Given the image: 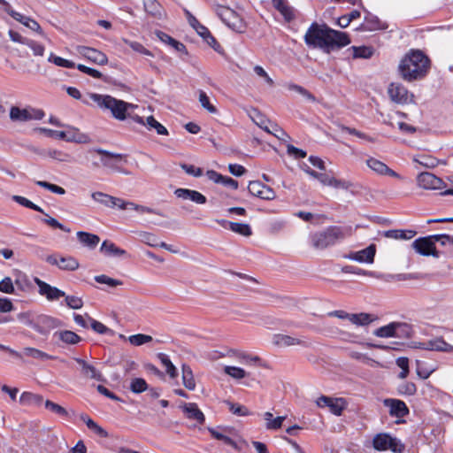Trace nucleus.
<instances>
[{
	"mask_svg": "<svg viewBox=\"0 0 453 453\" xmlns=\"http://www.w3.org/2000/svg\"><path fill=\"white\" fill-rule=\"evenodd\" d=\"M91 197L94 201L107 206V207H117V203H119V197L112 196L111 195L96 191L91 194Z\"/></svg>",
	"mask_w": 453,
	"mask_h": 453,
	"instance_id": "28",
	"label": "nucleus"
},
{
	"mask_svg": "<svg viewBox=\"0 0 453 453\" xmlns=\"http://www.w3.org/2000/svg\"><path fill=\"white\" fill-rule=\"evenodd\" d=\"M372 446L378 451L391 450L394 453H402L404 445L395 437L387 433L377 434L372 439Z\"/></svg>",
	"mask_w": 453,
	"mask_h": 453,
	"instance_id": "5",
	"label": "nucleus"
},
{
	"mask_svg": "<svg viewBox=\"0 0 453 453\" xmlns=\"http://www.w3.org/2000/svg\"><path fill=\"white\" fill-rule=\"evenodd\" d=\"M34 281L38 287L39 295L44 296L49 302L58 301L65 296V293L63 290L48 284L37 277L34 279Z\"/></svg>",
	"mask_w": 453,
	"mask_h": 453,
	"instance_id": "9",
	"label": "nucleus"
},
{
	"mask_svg": "<svg viewBox=\"0 0 453 453\" xmlns=\"http://www.w3.org/2000/svg\"><path fill=\"white\" fill-rule=\"evenodd\" d=\"M182 382L184 387L188 390L196 388V381L191 368L187 365H182Z\"/></svg>",
	"mask_w": 453,
	"mask_h": 453,
	"instance_id": "33",
	"label": "nucleus"
},
{
	"mask_svg": "<svg viewBox=\"0 0 453 453\" xmlns=\"http://www.w3.org/2000/svg\"><path fill=\"white\" fill-rule=\"evenodd\" d=\"M35 184L43 188L50 190L52 193L58 194V195H65V188H63L62 187H59L58 185L47 182V181L37 180V181H35Z\"/></svg>",
	"mask_w": 453,
	"mask_h": 453,
	"instance_id": "58",
	"label": "nucleus"
},
{
	"mask_svg": "<svg viewBox=\"0 0 453 453\" xmlns=\"http://www.w3.org/2000/svg\"><path fill=\"white\" fill-rule=\"evenodd\" d=\"M0 292L4 294H14V283L11 277H5L0 281Z\"/></svg>",
	"mask_w": 453,
	"mask_h": 453,
	"instance_id": "60",
	"label": "nucleus"
},
{
	"mask_svg": "<svg viewBox=\"0 0 453 453\" xmlns=\"http://www.w3.org/2000/svg\"><path fill=\"white\" fill-rule=\"evenodd\" d=\"M64 297L66 305L71 309L79 310L83 306V301L81 297L66 295Z\"/></svg>",
	"mask_w": 453,
	"mask_h": 453,
	"instance_id": "62",
	"label": "nucleus"
},
{
	"mask_svg": "<svg viewBox=\"0 0 453 453\" xmlns=\"http://www.w3.org/2000/svg\"><path fill=\"white\" fill-rule=\"evenodd\" d=\"M24 353L27 357H31L35 359L39 360H47V359H54V357L38 349L35 348L27 347L24 349Z\"/></svg>",
	"mask_w": 453,
	"mask_h": 453,
	"instance_id": "43",
	"label": "nucleus"
},
{
	"mask_svg": "<svg viewBox=\"0 0 453 453\" xmlns=\"http://www.w3.org/2000/svg\"><path fill=\"white\" fill-rule=\"evenodd\" d=\"M88 97L102 110H107L111 112V116L119 121L131 119L138 124H144V119L134 114V111L138 108V105L117 99L110 95H101L96 93L88 94Z\"/></svg>",
	"mask_w": 453,
	"mask_h": 453,
	"instance_id": "2",
	"label": "nucleus"
},
{
	"mask_svg": "<svg viewBox=\"0 0 453 453\" xmlns=\"http://www.w3.org/2000/svg\"><path fill=\"white\" fill-rule=\"evenodd\" d=\"M45 408L59 417L66 418L68 416V411L64 407L50 400L45 402Z\"/></svg>",
	"mask_w": 453,
	"mask_h": 453,
	"instance_id": "52",
	"label": "nucleus"
},
{
	"mask_svg": "<svg viewBox=\"0 0 453 453\" xmlns=\"http://www.w3.org/2000/svg\"><path fill=\"white\" fill-rule=\"evenodd\" d=\"M101 251L106 255L120 257L126 254V251L117 247L113 242L104 241L101 246Z\"/></svg>",
	"mask_w": 453,
	"mask_h": 453,
	"instance_id": "38",
	"label": "nucleus"
},
{
	"mask_svg": "<svg viewBox=\"0 0 453 453\" xmlns=\"http://www.w3.org/2000/svg\"><path fill=\"white\" fill-rule=\"evenodd\" d=\"M383 403L389 408V414L392 417L403 418L409 414V409L402 400L387 398L383 401Z\"/></svg>",
	"mask_w": 453,
	"mask_h": 453,
	"instance_id": "19",
	"label": "nucleus"
},
{
	"mask_svg": "<svg viewBox=\"0 0 453 453\" xmlns=\"http://www.w3.org/2000/svg\"><path fill=\"white\" fill-rule=\"evenodd\" d=\"M349 234V230L340 226H330L326 230L314 234L311 242L314 248L323 250L335 244Z\"/></svg>",
	"mask_w": 453,
	"mask_h": 453,
	"instance_id": "4",
	"label": "nucleus"
},
{
	"mask_svg": "<svg viewBox=\"0 0 453 453\" xmlns=\"http://www.w3.org/2000/svg\"><path fill=\"white\" fill-rule=\"evenodd\" d=\"M395 322H391L386 326L377 328L373 334L381 338L395 337Z\"/></svg>",
	"mask_w": 453,
	"mask_h": 453,
	"instance_id": "37",
	"label": "nucleus"
},
{
	"mask_svg": "<svg viewBox=\"0 0 453 453\" xmlns=\"http://www.w3.org/2000/svg\"><path fill=\"white\" fill-rule=\"evenodd\" d=\"M44 113L42 110L27 107L20 109L17 106H12L10 110V118L12 121L25 122L33 119H42Z\"/></svg>",
	"mask_w": 453,
	"mask_h": 453,
	"instance_id": "7",
	"label": "nucleus"
},
{
	"mask_svg": "<svg viewBox=\"0 0 453 453\" xmlns=\"http://www.w3.org/2000/svg\"><path fill=\"white\" fill-rule=\"evenodd\" d=\"M198 100H199L201 106L203 109H205L208 112L211 113V114L218 113L217 108L215 107V105L211 103L209 96H207V94L204 91L199 90Z\"/></svg>",
	"mask_w": 453,
	"mask_h": 453,
	"instance_id": "42",
	"label": "nucleus"
},
{
	"mask_svg": "<svg viewBox=\"0 0 453 453\" xmlns=\"http://www.w3.org/2000/svg\"><path fill=\"white\" fill-rule=\"evenodd\" d=\"M248 189L252 196L261 199L273 200L276 196V194L273 188L258 180L250 181L249 183Z\"/></svg>",
	"mask_w": 453,
	"mask_h": 453,
	"instance_id": "16",
	"label": "nucleus"
},
{
	"mask_svg": "<svg viewBox=\"0 0 453 453\" xmlns=\"http://www.w3.org/2000/svg\"><path fill=\"white\" fill-rule=\"evenodd\" d=\"M13 274L15 277L13 283L17 286L18 289L27 291L31 288V282L27 274L19 270H15Z\"/></svg>",
	"mask_w": 453,
	"mask_h": 453,
	"instance_id": "32",
	"label": "nucleus"
},
{
	"mask_svg": "<svg viewBox=\"0 0 453 453\" xmlns=\"http://www.w3.org/2000/svg\"><path fill=\"white\" fill-rule=\"evenodd\" d=\"M375 252V245L371 244L362 250L349 253L347 257L350 260L357 261L359 263L371 264L374 260Z\"/></svg>",
	"mask_w": 453,
	"mask_h": 453,
	"instance_id": "21",
	"label": "nucleus"
},
{
	"mask_svg": "<svg viewBox=\"0 0 453 453\" xmlns=\"http://www.w3.org/2000/svg\"><path fill=\"white\" fill-rule=\"evenodd\" d=\"M395 337L410 338L413 330L410 324L404 322H395Z\"/></svg>",
	"mask_w": 453,
	"mask_h": 453,
	"instance_id": "40",
	"label": "nucleus"
},
{
	"mask_svg": "<svg viewBox=\"0 0 453 453\" xmlns=\"http://www.w3.org/2000/svg\"><path fill=\"white\" fill-rule=\"evenodd\" d=\"M254 115L251 116V119L253 121L260 127L262 129L266 131L267 133H273V131L270 130L269 125L270 124L267 120L265 119L263 115H261L260 112H258L257 110L253 111Z\"/></svg>",
	"mask_w": 453,
	"mask_h": 453,
	"instance_id": "55",
	"label": "nucleus"
},
{
	"mask_svg": "<svg viewBox=\"0 0 453 453\" xmlns=\"http://www.w3.org/2000/svg\"><path fill=\"white\" fill-rule=\"evenodd\" d=\"M352 324L357 326H366L372 322L371 315L368 313H358V314H351L349 316V320Z\"/></svg>",
	"mask_w": 453,
	"mask_h": 453,
	"instance_id": "44",
	"label": "nucleus"
},
{
	"mask_svg": "<svg viewBox=\"0 0 453 453\" xmlns=\"http://www.w3.org/2000/svg\"><path fill=\"white\" fill-rule=\"evenodd\" d=\"M12 199L24 207L32 209L41 213H44V211L40 206L36 205L35 203H34L33 202H31L30 200L24 196L14 195L12 196Z\"/></svg>",
	"mask_w": 453,
	"mask_h": 453,
	"instance_id": "46",
	"label": "nucleus"
},
{
	"mask_svg": "<svg viewBox=\"0 0 453 453\" xmlns=\"http://www.w3.org/2000/svg\"><path fill=\"white\" fill-rule=\"evenodd\" d=\"M148 389V384L142 378H134L130 382V390L134 394H141Z\"/></svg>",
	"mask_w": 453,
	"mask_h": 453,
	"instance_id": "48",
	"label": "nucleus"
},
{
	"mask_svg": "<svg viewBox=\"0 0 453 453\" xmlns=\"http://www.w3.org/2000/svg\"><path fill=\"white\" fill-rule=\"evenodd\" d=\"M415 232L413 231H403L398 229H392L385 231L383 235L390 239H411L414 236Z\"/></svg>",
	"mask_w": 453,
	"mask_h": 453,
	"instance_id": "39",
	"label": "nucleus"
},
{
	"mask_svg": "<svg viewBox=\"0 0 453 453\" xmlns=\"http://www.w3.org/2000/svg\"><path fill=\"white\" fill-rule=\"evenodd\" d=\"M388 94L390 99L400 104H405L412 101V95L400 83L393 82L388 86Z\"/></svg>",
	"mask_w": 453,
	"mask_h": 453,
	"instance_id": "11",
	"label": "nucleus"
},
{
	"mask_svg": "<svg viewBox=\"0 0 453 453\" xmlns=\"http://www.w3.org/2000/svg\"><path fill=\"white\" fill-rule=\"evenodd\" d=\"M413 249L423 256L432 255L438 257V253L435 250L434 242L433 236L422 237L415 240L412 242Z\"/></svg>",
	"mask_w": 453,
	"mask_h": 453,
	"instance_id": "15",
	"label": "nucleus"
},
{
	"mask_svg": "<svg viewBox=\"0 0 453 453\" xmlns=\"http://www.w3.org/2000/svg\"><path fill=\"white\" fill-rule=\"evenodd\" d=\"M304 42L307 46L320 49L329 54L348 45L350 41L346 33L332 29L326 26L312 23L305 33Z\"/></svg>",
	"mask_w": 453,
	"mask_h": 453,
	"instance_id": "1",
	"label": "nucleus"
},
{
	"mask_svg": "<svg viewBox=\"0 0 453 453\" xmlns=\"http://www.w3.org/2000/svg\"><path fill=\"white\" fill-rule=\"evenodd\" d=\"M95 151L101 156L104 166L111 169L117 168V164L126 157L123 154L112 153L102 149H96Z\"/></svg>",
	"mask_w": 453,
	"mask_h": 453,
	"instance_id": "23",
	"label": "nucleus"
},
{
	"mask_svg": "<svg viewBox=\"0 0 453 453\" xmlns=\"http://www.w3.org/2000/svg\"><path fill=\"white\" fill-rule=\"evenodd\" d=\"M180 408L182 409L187 418L196 420L199 424L204 423L205 417L196 403H183L181 405H180Z\"/></svg>",
	"mask_w": 453,
	"mask_h": 453,
	"instance_id": "24",
	"label": "nucleus"
},
{
	"mask_svg": "<svg viewBox=\"0 0 453 453\" xmlns=\"http://www.w3.org/2000/svg\"><path fill=\"white\" fill-rule=\"evenodd\" d=\"M366 165L373 171L375 173L379 175H388L393 178L400 179L401 176L389 168L385 163L382 161L375 158V157H369L366 159Z\"/></svg>",
	"mask_w": 453,
	"mask_h": 453,
	"instance_id": "17",
	"label": "nucleus"
},
{
	"mask_svg": "<svg viewBox=\"0 0 453 453\" xmlns=\"http://www.w3.org/2000/svg\"><path fill=\"white\" fill-rule=\"evenodd\" d=\"M208 431L214 439L222 441L225 444L229 445L234 449H237L236 442L228 436V429L226 427H209Z\"/></svg>",
	"mask_w": 453,
	"mask_h": 453,
	"instance_id": "26",
	"label": "nucleus"
},
{
	"mask_svg": "<svg viewBox=\"0 0 453 453\" xmlns=\"http://www.w3.org/2000/svg\"><path fill=\"white\" fill-rule=\"evenodd\" d=\"M143 125H147L150 128H155L158 134H161V135L168 134L167 129L162 124H160L158 121H157L153 116H149L146 119V121H144Z\"/></svg>",
	"mask_w": 453,
	"mask_h": 453,
	"instance_id": "51",
	"label": "nucleus"
},
{
	"mask_svg": "<svg viewBox=\"0 0 453 453\" xmlns=\"http://www.w3.org/2000/svg\"><path fill=\"white\" fill-rule=\"evenodd\" d=\"M95 280L100 284H106V285L110 286L111 288H115V287L120 286L122 284V282L120 280L110 278L109 276L104 275V274L96 276Z\"/></svg>",
	"mask_w": 453,
	"mask_h": 453,
	"instance_id": "61",
	"label": "nucleus"
},
{
	"mask_svg": "<svg viewBox=\"0 0 453 453\" xmlns=\"http://www.w3.org/2000/svg\"><path fill=\"white\" fill-rule=\"evenodd\" d=\"M272 342L279 348H287L299 345L303 348L311 347V343L304 338H299L292 335L275 334L273 335Z\"/></svg>",
	"mask_w": 453,
	"mask_h": 453,
	"instance_id": "8",
	"label": "nucleus"
},
{
	"mask_svg": "<svg viewBox=\"0 0 453 453\" xmlns=\"http://www.w3.org/2000/svg\"><path fill=\"white\" fill-rule=\"evenodd\" d=\"M144 8L146 12L152 16H161L162 7L159 3L156 0H146L144 2Z\"/></svg>",
	"mask_w": 453,
	"mask_h": 453,
	"instance_id": "50",
	"label": "nucleus"
},
{
	"mask_svg": "<svg viewBox=\"0 0 453 453\" xmlns=\"http://www.w3.org/2000/svg\"><path fill=\"white\" fill-rule=\"evenodd\" d=\"M218 17L231 29L242 32L243 24L239 15L231 8L220 4L214 6Z\"/></svg>",
	"mask_w": 453,
	"mask_h": 453,
	"instance_id": "6",
	"label": "nucleus"
},
{
	"mask_svg": "<svg viewBox=\"0 0 453 453\" xmlns=\"http://www.w3.org/2000/svg\"><path fill=\"white\" fill-rule=\"evenodd\" d=\"M60 326V321L55 318L47 315H38L35 317L34 330L41 334H48L50 330Z\"/></svg>",
	"mask_w": 453,
	"mask_h": 453,
	"instance_id": "14",
	"label": "nucleus"
},
{
	"mask_svg": "<svg viewBox=\"0 0 453 453\" xmlns=\"http://www.w3.org/2000/svg\"><path fill=\"white\" fill-rule=\"evenodd\" d=\"M153 338L150 335L137 334L128 337V342L134 346H141L152 342Z\"/></svg>",
	"mask_w": 453,
	"mask_h": 453,
	"instance_id": "49",
	"label": "nucleus"
},
{
	"mask_svg": "<svg viewBox=\"0 0 453 453\" xmlns=\"http://www.w3.org/2000/svg\"><path fill=\"white\" fill-rule=\"evenodd\" d=\"M121 42L129 46L135 52L150 57L153 56V54L149 50L144 48V46L138 42H133L126 38H122Z\"/></svg>",
	"mask_w": 453,
	"mask_h": 453,
	"instance_id": "45",
	"label": "nucleus"
},
{
	"mask_svg": "<svg viewBox=\"0 0 453 453\" xmlns=\"http://www.w3.org/2000/svg\"><path fill=\"white\" fill-rule=\"evenodd\" d=\"M75 362L81 366V374L85 378L102 380V374L99 371L96 369V367L82 358L75 357Z\"/></svg>",
	"mask_w": 453,
	"mask_h": 453,
	"instance_id": "25",
	"label": "nucleus"
},
{
	"mask_svg": "<svg viewBox=\"0 0 453 453\" xmlns=\"http://www.w3.org/2000/svg\"><path fill=\"white\" fill-rule=\"evenodd\" d=\"M417 181L418 187L427 190H441L446 186L441 179L428 172L418 174Z\"/></svg>",
	"mask_w": 453,
	"mask_h": 453,
	"instance_id": "10",
	"label": "nucleus"
},
{
	"mask_svg": "<svg viewBox=\"0 0 453 453\" xmlns=\"http://www.w3.org/2000/svg\"><path fill=\"white\" fill-rule=\"evenodd\" d=\"M66 142L86 143L88 142L87 134L81 133L78 128L68 127L66 129Z\"/></svg>",
	"mask_w": 453,
	"mask_h": 453,
	"instance_id": "31",
	"label": "nucleus"
},
{
	"mask_svg": "<svg viewBox=\"0 0 453 453\" xmlns=\"http://www.w3.org/2000/svg\"><path fill=\"white\" fill-rule=\"evenodd\" d=\"M19 402L22 404H40L42 397L30 392H24L19 397Z\"/></svg>",
	"mask_w": 453,
	"mask_h": 453,
	"instance_id": "47",
	"label": "nucleus"
},
{
	"mask_svg": "<svg viewBox=\"0 0 453 453\" xmlns=\"http://www.w3.org/2000/svg\"><path fill=\"white\" fill-rule=\"evenodd\" d=\"M76 50L78 54L96 65H104L108 63L107 56L96 49L86 46H78Z\"/></svg>",
	"mask_w": 453,
	"mask_h": 453,
	"instance_id": "13",
	"label": "nucleus"
},
{
	"mask_svg": "<svg viewBox=\"0 0 453 453\" xmlns=\"http://www.w3.org/2000/svg\"><path fill=\"white\" fill-rule=\"evenodd\" d=\"M6 12L15 20L19 21V23L23 24L24 26H26L29 29H31L33 31H35L38 34H40L41 35H42L43 37H45V35H44V34H43V32H42V30L41 28V26L34 19H32L30 17H27V16H24L21 13H19V12L14 11L13 9H12L11 7H8L6 9Z\"/></svg>",
	"mask_w": 453,
	"mask_h": 453,
	"instance_id": "18",
	"label": "nucleus"
},
{
	"mask_svg": "<svg viewBox=\"0 0 453 453\" xmlns=\"http://www.w3.org/2000/svg\"><path fill=\"white\" fill-rule=\"evenodd\" d=\"M226 403L228 406L229 411L234 415L242 417L247 416L250 413L248 409L243 405L234 403L228 401L226 402Z\"/></svg>",
	"mask_w": 453,
	"mask_h": 453,
	"instance_id": "59",
	"label": "nucleus"
},
{
	"mask_svg": "<svg viewBox=\"0 0 453 453\" xmlns=\"http://www.w3.org/2000/svg\"><path fill=\"white\" fill-rule=\"evenodd\" d=\"M416 348L431 350V351H444L452 352L453 346L444 341L442 337H435L426 342H420L416 343Z\"/></svg>",
	"mask_w": 453,
	"mask_h": 453,
	"instance_id": "12",
	"label": "nucleus"
},
{
	"mask_svg": "<svg viewBox=\"0 0 453 453\" xmlns=\"http://www.w3.org/2000/svg\"><path fill=\"white\" fill-rule=\"evenodd\" d=\"M17 319L24 325L28 326L34 329L35 324V317H34L31 311L20 312L17 315Z\"/></svg>",
	"mask_w": 453,
	"mask_h": 453,
	"instance_id": "57",
	"label": "nucleus"
},
{
	"mask_svg": "<svg viewBox=\"0 0 453 453\" xmlns=\"http://www.w3.org/2000/svg\"><path fill=\"white\" fill-rule=\"evenodd\" d=\"M47 262L51 265H58L61 270L74 271L79 268V262L73 257L49 256Z\"/></svg>",
	"mask_w": 453,
	"mask_h": 453,
	"instance_id": "20",
	"label": "nucleus"
},
{
	"mask_svg": "<svg viewBox=\"0 0 453 453\" xmlns=\"http://www.w3.org/2000/svg\"><path fill=\"white\" fill-rule=\"evenodd\" d=\"M229 229L240 235L246 237L250 236L252 234V230L250 225L245 223H229Z\"/></svg>",
	"mask_w": 453,
	"mask_h": 453,
	"instance_id": "41",
	"label": "nucleus"
},
{
	"mask_svg": "<svg viewBox=\"0 0 453 453\" xmlns=\"http://www.w3.org/2000/svg\"><path fill=\"white\" fill-rule=\"evenodd\" d=\"M174 195L182 200H189L197 204H204L207 201L206 197L200 192L188 188H177Z\"/></svg>",
	"mask_w": 453,
	"mask_h": 453,
	"instance_id": "22",
	"label": "nucleus"
},
{
	"mask_svg": "<svg viewBox=\"0 0 453 453\" xmlns=\"http://www.w3.org/2000/svg\"><path fill=\"white\" fill-rule=\"evenodd\" d=\"M157 358L160 360L163 366L165 368V372L171 378L177 377V369L170 360L169 357L165 353H158Z\"/></svg>",
	"mask_w": 453,
	"mask_h": 453,
	"instance_id": "36",
	"label": "nucleus"
},
{
	"mask_svg": "<svg viewBox=\"0 0 453 453\" xmlns=\"http://www.w3.org/2000/svg\"><path fill=\"white\" fill-rule=\"evenodd\" d=\"M77 238L81 244L89 249H95L100 242L98 235L83 231L77 233Z\"/></svg>",
	"mask_w": 453,
	"mask_h": 453,
	"instance_id": "30",
	"label": "nucleus"
},
{
	"mask_svg": "<svg viewBox=\"0 0 453 453\" xmlns=\"http://www.w3.org/2000/svg\"><path fill=\"white\" fill-rule=\"evenodd\" d=\"M54 337H57L65 344L76 345L81 342V337L76 333L70 330H60L54 333Z\"/></svg>",
	"mask_w": 453,
	"mask_h": 453,
	"instance_id": "27",
	"label": "nucleus"
},
{
	"mask_svg": "<svg viewBox=\"0 0 453 453\" xmlns=\"http://www.w3.org/2000/svg\"><path fill=\"white\" fill-rule=\"evenodd\" d=\"M224 372L230 377L237 380L245 378L247 375L246 372L243 369L236 366L226 365L224 367Z\"/></svg>",
	"mask_w": 453,
	"mask_h": 453,
	"instance_id": "54",
	"label": "nucleus"
},
{
	"mask_svg": "<svg viewBox=\"0 0 453 453\" xmlns=\"http://www.w3.org/2000/svg\"><path fill=\"white\" fill-rule=\"evenodd\" d=\"M264 418L265 420V427L269 430H276L281 427L282 422L285 420V416H280L273 418V416L271 412L267 411L264 414Z\"/></svg>",
	"mask_w": 453,
	"mask_h": 453,
	"instance_id": "35",
	"label": "nucleus"
},
{
	"mask_svg": "<svg viewBox=\"0 0 453 453\" xmlns=\"http://www.w3.org/2000/svg\"><path fill=\"white\" fill-rule=\"evenodd\" d=\"M80 418L87 425L88 428L96 435L102 438H107L109 436L107 431L96 423L88 415L82 413Z\"/></svg>",
	"mask_w": 453,
	"mask_h": 453,
	"instance_id": "29",
	"label": "nucleus"
},
{
	"mask_svg": "<svg viewBox=\"0 0 453 453\" xmlns=\"http://www.w3.org/2000/svg\"><path fill=\"white\" fill-rule=\"evenodd\" d=\"M396 365L402 369L399 373L400 379H405L409 374V359L404 357H398L396 359Z\"/></svg>",
	"mask_w": 453,
	"mask_h": 453,
	"instance_id": "63",
	"label": "nucleus"
},
{
	"mask_svg": "<svg viewBox=\"0 0 453 453\" xmlns=\"http://www.w3.org/2000/svg\"><path fill=\"white\" fill-rule=\"evenodd\" d=\"M49 62L54 63L58 66L65 67V68H73L75 64L70 60L65 59L61 57L56 56L53 53H50L48 58Z\"/></svg>",
	"mask_w": 453,
	"mask_h": 453,
	"instance_id": "53",
	"label": "nucleus"
},
{
	"mask_svg": "<svg viewBox=\"0 0 453 453\" xmlns=\"http://www.w3.org/2000/svg\"><path fill=\"white\" fill-rule=\"evenodd\" d=\"M372 55V50L370 47H353L354 58H369Z\"/></svg>",
	"mask_w": 453,
	"mask_h": 453,
	"instance_id": "64",
	"label": "nucleus"
},
{
	"mask_svg": "<svg viewBox=\"0 0 453 453\" xmlns=\"http://www.w3.org/2000/svg\"><path fill=\"white\" fill-rule=\"evenodd\" d=\"M195 30L211 47H212L215 50H218L219 44L217 42L216 39L211 35L206 27L200 24Z\"/></svg>",
	"mask_w": 453,
	"mask_h": 453,
	"instance_id": "34",
	"label": "nucleus"
},
{
	"mask_svg": "<svg viewBox=\"0 0 453 453\" xmlns=\"http://www.w3.org/2000/svg\"><path fill=\"white\" fill-rule=\"evenodd\" d=\"M140 241L149 246L157 247L158 242L157 238L155 234L148 232H140L139 233Z\"/></svg>",
	"mask_w": 453,
	"mask_h": 453,
	"instance_id": "56",
	"label": "nucleus"
},
{
	"mask_svg": "<svg viewBox=\"0 0 453 453\" xmlns=\"http://www.w3.org/2000/svg\"><path fill=\"white\" fill-rule=\"evenodd\" d=\"M429 59L420 50H411L399 64V72L403 80L412 81L426 75Z\"/></svg>",
	"mask_w": 453,
	"mask_h": 453,
	"instance_id": "3",
	"label": "nucleus"
}]
</instances>
